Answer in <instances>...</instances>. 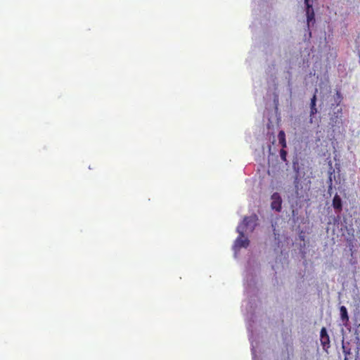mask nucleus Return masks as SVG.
<instances>
[{"mask_svg":"<svg viewBox=\"0 0 360 360\" xmlns=\"http://www.w3.org/2000/svg\"><path fill=\"white\" fill-rule=\"evenodd\" d=\"M257 220V217L256 214L244 217L243 222L237 228V231L239 233V236L235 242L236 248H247L249 245V240L244 236L243 233L247 231L250 226L252 229Z\"/></svg>","mask_w":360,"mask_h":360,"instance_id":"obj_1","label":"nucleus"},{"mask_svg":"<svg viewBox=\"0 0 360 360\" xmlns=\"http://www.w3.org/2000/svg\"><path fill=\"white\" fill-rule=\"evenodd\" d=\"M306 6V15L307 21V28L309 30L310 22H314L315 14L313 9V0H304Z\"/></svg>","mask_w":360,"mask_h":360,"instance_id":"obj_2","label":"nucleus"},{"mask_svg":"<svg viewBox=\"0 0 360 360\" xmlns=\"http://www.w3.org/2000/svg\"><path fill=\"white\" fill-rule=\"evenodd\" d=\"M271 208L278 212H281L282 209V198L281 195L277 192L274 193L271 195Z\"/></svg>","mask_w":360,"mask_h":360,"instance_id":"obj_3","label":"nucleus"},{"mask_svg":"<svg viewBox=\"0 0 360 360\" xmlns=\"http://www.w3.org/2000/svg\"><path fill=\"white\" fill-rule=\"evenodd\" d=\"M320 340L323 347H328L330 345V338L327 333L326 328L323 327L320 332Z\"/></svg>","mask_w":360,"mask_h":360,"instance_id":"obj_4","label":"nucleus"},{"mask_svg":"<svg viewBox=\"0 0 360 360\" xmlns=\"http://www.w3.org/2000/svg\"><path fill=\"white\" fill-rule=\"evenodd\" d=\"M318 92V89H315V92L311 98V103H310V116L312 117L315 114L317 113V108L316 107V93Z\"/></svg>","mask_w":360,"mask_h":360,"instance_id":"obj_5","label":"nucleus"},{"mask_svg":"<svg viewBox=\"0 0 360 360\" xmlns=\"http://www.w3.org/2000/svg\"><path fill=\"white\" fill-rule=\"evenodd\" d=\"M333 207L338 212H340L342 210V200L341 198L338 194H335V196L333 197Z\"/></svg>","mask_w":360,"mask_h":360,"instance_id":"obj_6","label":"nucleus"},{"mask_svg":"<svg viewBox=\"0 0 360 360\" xmlns=\"http://www.w3.org/2000/svg\"><path fill=\"white\" fill-rule=\"evenodd\" d=\"M340 316L344 324H347L349 322V316L347 308L345 306H341L340 308Z\"/></svg>","mask_w":360,"mask_h":360,"instance_id":"obj_7","label":"nucleus"},{"mask_svg":"<svg viewBox=\"0 0 360 360\" xmlns=\"http://www.w3.org/2000/svg\"><path fill=\"white\" fill-rule=\"evenodd\" d=\"M278 139L279 143L281 145L282 148H284L286 147V141H285V134L283 131H280L278 134Z\"/></svg>","mask_w":360,"mask_h":360,"instance_id":"obj_8","label":"nucleus"},{"mask_svg":"<svg viewBox=\"0 0 360 360\" xmlns=\"http://www.w3.org/2000/svg\"><path fill=\"white\" fill-rule=\"evenodd\" d=\"M328 193L330 195L331 191L333 189V180H332L331 176H330L328 178Z\"/></svg>","mask_w":360,"mask_h":360,"instance_id":"obj_9","label":"nucleus"},{"mask_svg":"<svg viewBox=\"0 0 360 360\" xmlns=\"http://www.w3.org/2000/svg\"><path fill=\"white\" fill-rule=\"evenodd\" d=\"M294 184L295 186V193H296V195L298 197L299 196V192H298L299 179H298L297 176H296L295 178Z\"/></svg>","mask_w":360,"mask_h":360,"instance_id":"obj_10","label":"nucleus"},{"mask_svg":"<svg viewBox=\"0 0 360 360\" xmlns=\"http://www.w3.org/2000/svg\"><path fill=\"white\" fill-rule=\"evenodd\" d=\"M343 352L345 354V356H348L351 354V349H346L345 347L342 346Z\"/></svg>","mask_w":360,"mask_h":360,"instance_id":"obj_11","label":"nucleus"},{"mask_svg":"<svg viewBox=\"0 0 360 360\" xmlns=\"http://www.w3.org/2000/svg\"><path fill=\"white\" fill-rule=\"evenodd\" d=\"M280 154H281V157L282 160H285V158H286V155H287L286 151L284 150L283 149H281L280 151Z\"/></svg>","mask_w":360,"mask_h":360,"instance_id":"obj_12","label":"nucleus"},{"mask_svg":"<svg viewBox=\"0 0 360 360\" xmlns=\"http://www.w3.org/2000/svg\"><path fill=\"white\" fill-rule=\"evenodd\" d=\"M353 248H354V246H353V245L351 243V244L349 245V250H350V251H351V255H352H352H353V254H354Z\"/></svg>","mask_w":360,"mask_h":360,"instance_id":"obj_13","label":"nucleus"},{"mask_svg":"<svg viewBox=\"0 0 360 360\" xmlns=\"http://www.w3.org/2000/svg\"><path fill=\"white\" fill-rule=\"evenodd\" d=\"M344 360H349V359L347 356H345Z\"/></svg>","mask_w":360,"mask_h":360,"instance_id":"obj_14","label":"nucleus"},{"mask_svg":"<svg viewBox=\"0 0 360 360\" xmlns=\"http://www.w3.org/2000/svg\"><path fill=\"white\" fill-rule=\"evenodd\" d=\"M356 263V261H354V262H352V264H355Z\"/></svg>","mask_w":360,"mask_h":360,"instance_id":"obj_15","label":"nucleus"}]
</instances>
